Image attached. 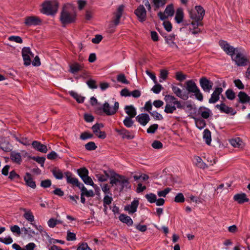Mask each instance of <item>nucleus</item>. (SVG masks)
I'll list each match as a JSON object with an SVG mask.
<instances>
[{
    "instance_id": "obj_1",
    "label": "nucleus",
    "mask_w": 250,
    "mask_h": 250,
    "mask_svg": "<svg viewBox=\"0 0 250 250\" xmlns=\"http://www.w3.org/2000/svg\"><path fill=\"white\" fill-rule=\"evenodd\" d=\"M110 184L112 187L119 186L120 192L125 188H129L130 187L129 178L116 173H114L110 177Z\"/></svg>"
},
{
    "instance_id": "obj_2",
    "label": "nucleus",
    "mask_w": 250,
    "mask_h": 250,
    "mask_svg": "<svg viewBox=\"0 0 250 250\" xmlns=\"http://www.w3.org/2000/svg\"><path fill=\"white\" fill-rule=\"evenodd\" d=\"M165 100L166 102V104L164 111L167 114L173 113L176 110V108L179 109L185 108V106L182 105L181 102L178 101L173 96L167 95L165 97Z\"/></svg>"
},
{
    "instance_id": "obj_3",
    "label": "nucleus",
    "mask_w": 250,
    "mask_h": 250,
    "mask_svg": "<svg viewBox=\"0 0 250 250\" xmlns=\"http://www.w3.org/2000/svg\"><path fill=\"white\" fill-rule=\"evenodd\" d=\"M60 19L63 26L75 21L76 14L70 5H65L63 7Z\"/></svg>"
},
{
    "instance_id": "obj_4",
    "label": "nucleus",
    "mask_w": 250,
    "mask_h": 250,
    "mask_svg": "<svg viewBox=\"0 0 250 250\" xmlns=\"http://www.w3.org/2000/svg\"><path fill=\"white\" fill-rule=\"evenodd\" d=\"M59 4L55 0H46L42 4L41 13L47 15H53L58 11Z\"/></svg>"
},
{
    "instance_id": "obj_5",
    "label": "nucleus",
    "mask_w": 250,
    "mask_h": 250,
    "mask_svg": "<svg viewBox=\"0 0 250 250\" xmlns=\"http://www.w3.org/2000/svg\"><path fill=\"white\" fill-rule=\"evenodd\" d=\"M231 60L238 66H246L249 62V59L243 53L238 50L232 56Z\"/></svg>"
},
{
    "instance_id": "obj_6",
    "label": "nucleus",
    "mask_w": 250,
    "mask_h": 250,
    "mask_svg": "<svg viewBox=\"0 0 250 250\" xmlns=\"http://www.w3.org/2000/svg\"><path fill=\"white\" fill-rule=\"evenodd\" d=\"M186 89L189 93H194L197 100L199 101L202 100V94L193 81L190 80L186 82Z\"/></svg>"
},
{
    "instance_id": "obj_7",
    "label": "nucleus",
    "mask_w": 250,
    "mask_h": 250,
    "mask_svg": "<svg viewBox=\"0 0 250 250\" xmlns=\"http://www.w3.org/2000/svg\"><path fill=\"white\" fill-rule=\"evenodd\" d=\"M189 13L190 18L198 22L203 18V8L201 6H196L194 9L189 10Z\"/></svg>"
},
{
    "instance_id": "obj_8",
    "label": "nucleus",
    "mask_w": 250,
    "mask_h": 250,
    "mask_svg": "<svg viewBox=\"0 0 250 250\" xmlns=\"http://www.w3.org/2000/svg\"><path fill=\"white\" fill-rule=\"evenodd\" d=\"M119 104L116 102L113 107H111L108 103L105 102L103 106V111L107 115L111 116L115 114L118 111Z\"/></svg>"
},
{
    "instance_id": "obj_9",
    "label": "nucleus",
    "mask_w": 250,
    "mask_h": 250,
    "mask_svg": "<svg viewBox=\"0 0 250 250\" xmlns=\"http://www.w3.org/2000/svg\"><path fill=\"white\" fill-rule=\"evenodd\" d=\"M219 43L221 48L224 50V52H225L227 55L230 56L231 58H232V56H233V55H234L238 50L237 48H234L232 46L228 43L226 41L223 40L220 41Z\"/></svg>"
},
{
    "instance_id": "obj_10",
    "label": "nucleus",
    "mask_w": 250,
    "mask_h": 250,
    "mask_svg": "<svg viewBox=\"0 0 250 250\" xmlns=\"http://www.w3.org/2000/svg\"><path fill=\"white\" fill-rule=\"evenodd\" d=\"M174 14V9L173 4H170L167 6L164 13L160 12L158 15L161 20H165L168 17H172Z\"/></svg>"
},
{
    "instance_id": "obj_11",
    "label": "nucleus",
    "mask_w": 250,
    "mask_h": 250,
    "mask_svg": "<svg viewBox=\"0 0 250 250\" xmlns=\"http://www.w3.org/2000/svg\"><path fill=\"white\" fill-rule=\"evenodd\" d=\"M22 56L24 61V64L28 66L31 63V57H33L34 55L31 51L29 47H23L21 51Z\"/></svg>"
},
{
    "instance_id": "obj_12",
    "label": "nucleus",
    "mask_w": 250,
    "mask_h": 250,
    "mask_svg": "<svg viewBox=\"0 0 250 250\" xmlns=\"http://www.w3.org/2000/svg\"><path fill=\"white\" fill-rule=\"evenodd\" d=\"M21 231L25 234H32L38 233H45L43 231L42 227L41 226H37L32 225V227H29L28 228H23L21 229Z\"/></svg>"
},
{
    "instance_id": "obj_13",
    "label": "nucleus",
    "mask_w": 250,
    "mask_h": 250,
    "mask_svg": "<svg viewBox=\"0 0 250 250\" xmlns=\"http://www.w3.org/2000/svg\"><path fill=\"white\" fill-rule=\"evenodd\" d=\"M41 20L36 16H29L25 18L24 24L27 26H36L41 24Z\"/></svg>"
},
{
    "instance_id": "obj_14",
    "label": "nucleus",
    "mask_w": 250,
    "mask_h": 250,
    "mask_svg": "<svg viewBox=\"0 0 250 250\" xmlns=\"http://www.w3.org/2000/svg\"><path fill=\"white\" fill-rule=\"evenodd\" d=\"M135 14L138 17L140 21L143 22L146 21V11L143 5H140L138 6L137 9L135 11Z\"/></svg>"
},
{
    "instance_id": "obj_15",
    "label": "nucleus",
    "mask_w": 250,
    "mask_h": 250,
    "mask_svg": "<svg viewBox=\"0 0 250 250\" xmlns=\"http://www.w3.org/2000/svg\"><path fill=\"white\" fill-rule=\"evenodd\" d=\"M139 205V200L134 199L130 204L126 205L125 207V210L128 212L130 214L135 213Z\"/></svg>"
},
{
    "instance_id": "obj_16",
    "label": "nucleus",
    "mask_w": 250,
    "mask_h": 250,
    "mask_svg": "<svg viewBox=\"0 0 250 250\" xmlns=\"http://www.w3.org/2000/svg\"><path fill=\"white\" fill-rule=\"evenodd\" d=\"M102 124H96L92 126V129L95 135L99 138L104 139L106 137V134L104 132L100 131V128L103 127Z\"/></svg>"
},
{
    "instance_id": "obj_17",
    "label": "nucleus",
    "mask_w": 250,
    "mask_h": 250,
    "mask_svg": "<svg viewBox=\"0 0 250 250\" xmlns=\"http://www.w3.org/2000/svg\"><path fill=\"white\" fill-rule=\"evenodd\" d=\"M223 92V89L221 87H216L211 95L209 99V103L210 104L215 103L219 99V95Z\"/></svg>"
},
{
    "instance_id": "obj_18",
    "label": "nucleus",
    "mask_w": 250,
    "mask_h": 250,
    "mask_svg": "<svg viewBox=\"0 0 250 250\" xmlns=\"http://www.w3.org/2000/svg\"><path fill=\"white\" fill-rule=\"evenodd\" d=\"M215 107L220 110L221 112L225 113L226 114H231L233 115L236 113L232 108L229 107L225 104L222 103L220 104H216Z\"/></svg>"
},
{
    "instance_id": "obj_19",
    "label": "nucleus",
    "mask_w": 250,
    "mask_h": 250,
    "mask_svg": "<svg viewBox=\"0 0 250 250\" xmlns=\"http://www.w3.org/2000/svg\"><path fill=\"white\" fill-rule=\"evenodd\" d=\"M136 120L142 125H146L149 121L150 118L148 114L142 113L136 117Z\"/></svg>"
},
{
    "instance_id": "obj_20",
    "label": "nucleus",
    "mask_w": 250,
    "mask_h": 250,
    "mask_svg": "<svg viewBox=\"0 0 250 250\" xmlns=\"http://www.w3.org/2000/svg\"><path fill=\"white\" fill-rule=\"evenodd\" d=\"M233 199L240 204L249 201V199L247 198V195L244 193L235 194L233 197Z\"/></svg>"
},
{
    "instance_id": "obj_21",
    "label": "nucleus",
    "mask_w": 250,
    "mask_h": 250,
    "mask_svg": "<svg viewBox=\"0 0 250 250\" xmlns=\"http://www.w3.org/2000/svg\"><path fill=\"white\" fill-rule=\"evenodd\" d=\"M215 163V160L213 157H208L207 158V162L204 163V169H206V173H207L208 171H212L213 170V166Z\"/></svg>"
},
{
    "instance_id": "obj_22",
    "label": "nucleus",
    "mask_w": 250,
    "mask_h": 250,
    "mask_svg": "<svg viewBox=\"0 0 250 250\" xmlns=\"http://www.w3.org/2000/svg\"><path fill=\"white\" fill-rule=\"evenodd\" d=\"M32 145L34 149L41 152L46 153L47 151V146L38 141H33Z\"/></svg>"
},
{
    "instance_id": "obj_23",
    "label": "nucleus",
    "mask_w": 250,
    "mask_h": 250,
    "mask_svg": "<svg viewBox=\"0 0 250 250\" xmlns=\"http://www.w3.org/2000/svg\"><path fill=\"white\" fill-rule=\"evenodd\" d=\"M69 72L72 74L77 73L81 71L83 68V65L75 62L69 65Z\"/></svg>"
},
{
    "instance_id": "obj_24",
    "label": "nucleus",
    "mask_w": 250,
    "mask_h": 250,
    "mask_svg": "<svg viewBox=\"0 0 250 250\" xmlns=\"http://www.w3.org/2000/svg\"><path fill=\"white\" fill-rule=\"evenodd\" d=\"M229 143L234 147L243 148L245 146V143L238 137L230 139Z\"/></svg>"
},
{
    "instance_id": "obj_25",
    "label": "nucleus",
    "mask_w": 250,
    "mask_h": 250,
    "mask_svg": "<svg viewBox=\"0 0 250 250\" xmlns=\"http://www.w3.org/2000/svg\"><path fill=\"white\" fill-rule=\"evenodd\" d=\"M24 180L26 183V185L34 189L36 187L35 182L33 180L31 175L29 173H26L25 176L24 177Z\"/></svg>"
},
{
    "instance_id": "obj_26",
    "label": "nucleus",
    "mask_w": 250,
    "mask_h": 250,
    "mask_svg": "<svg viewBox=\"0 0 250 250\" xmlns=\"http://www.w3.org/2000/svg\"><path fill=\"white\" fill-rule=\"evenodd\" d=\"M65 175L66 178L67 182L69 184H72L77 186L80 183L77 178L74 177L72 174L69 172H66L65 173Z\"/></svg>"
},
{
    "instance_id": "obj_27",
    "label": "nucleus",
    "mask_w": 250,
    "mask_h": 250,
    "mask_svg": "<svg viewBox=\"0 0 250 250\" xmlns=\"http://www.w3.org/2000/svg\"><path fill=\"white\" fill-rule=\"evenodd\" d=\"M238 97L239 102L242 104L247 103L250 101V97L243 91L239 92Z\"/></svg>"
},
{
    "instance_id": "obj_28",
    "label": "nucleus",
    "mask_w": 250,
    "mask_h": 250,
    "mask_svg": "<svg viewBox=\"0 0 250 250\" xmlns=\"http://www.w3.org/2000/svg\"><path fill=\"white\" fill-rule=\"evenodd\" d=\"M116 131L120 135L122 136L123 138H126L130 140L134 138V135H132L130 134L129 132L126 129H116Z\"/></svg>"
},
{
    "instance_id": "obj_29",
    "label": "nucleus",
    "mask_w": 250,
    "mask_h": 250,
    "mask_svg": "<svg viewBox=\"0 0 250 250\" xmlns=\"http://www.w3.org/2000/svg\"><path fill=\"white\" fill-rule=\"evenodd\" d=\"M125 113L128 115L127 117L134 118L136 115V109L133 105H126L125 107Z\"/></svg>"
},
{
    "instance_id": "obj_30",
    "label": "nucleus",
    "mask_w": 250,
    "mask_h": 250,
    "mask_svg": "<svg viewBox=\"0 0 250 250\" xmlns=\"http://www.w3.org/2000/svg\"><path fill=\"white\" fill-rule=\"evenodd\" d=\"M11 160L18 164H20L22 161L21 156L20 153L12 152L10 154Z\"/></svg>"
},
{
    "instance_id": "obj_31",
    "label": "nucleus",
    "mask_w": 250,
    "mask_h": 250,
    "mask_svg": "<svg viewBox=\"0 0 250 250\" xmlns=\"http://www.w3.org/2000/svg\"><path fill=\"white\" fill-rule=\"evenodd\" d=\"M184 18L183 10L181 8H178L176 11L175 20L177 23H180L183 21Z\"/></svg>"
},
{
    "instance_id": "obj_32",
    "label": "nucleus",
    "mask_w": 250,
    "mask_h": 250,
    "mask_svg": "<svg viewBox=\"0 0 250 250\" xmlns=\"http://www.w3.org/2000/svg\"><path fill=\"white\" fill-rule=\"evenodd\" d=\"M213 85L212 81L204 77V91L209 92Z\"/></svg>"
},
{
    "instance_id": "obj_33",
    "label": "nucleus",
    "mask_w": 250,
    "mask_h": 250,
    "mask_svg": "<svg viewBox=\"0 0 250 250\" xmlns=\"http://www.w3.org/2000/svg\"><path fill=\"white\" fill-rule=\"evenodd\" d=\"M119 219L121 222L128 225H132L133 224V221L131 218L126 215L121 214L119 216Z\"/></svg>"
},
{
    "instance_id": "obj_34",
    "label": "nucleus",
    "mask_w": 250,
    "mask_h": 250,
    "mask_svg": "<svg viewBox=\"0 0 250 250\" xmlns=\"http://www.w3.org/2000/svg\"><path fill=\"white\" fill-rule=\"evenodd\" d=\"M204 140L207 145L211 146V133L208 129H204Z\"/></svg>"
},
{
    "instance_id": "obj_35",
    "label": "nucleus",
    "mask_w": 250,
    "mask_h": 250,
    "mask_svg": "<svg viewBox=\"0 0 250 250\" xmlns=\"http://www.w3.org/2000/svg\"><path fill=\"white\" fill-rule=\"evenodd\" d=\"M69 93L71 96H72L78 103H83L84 102V100L85 99L84 97H83L73 91L69 92Z\"/></svg>"
},
{
    "instance_id": "obj_36",
    "label": "nucleus",
    "mask_w": 250,
    "mask_h": 250,
    "mask_svg": "<svg viewBox=\"0 0 250 250\" xmlns=\"http://www.w3.org/2000/svg\"><path fill=\"white\" fill-rule=\"evenodd\" d=\"M192 161H193V164L195 166H196V167H197L200 168H202V167L203 166V162L201 157H200L198 156H194Z\"/></svg>"
},
{
    "instance_id": "obj_37",
    "label": "nucleus",
    "mask_w": 250,
    "mask_h": 250,
    "mask_svg": "<svg viewBox=\"0 0 250 250\" xmlns=\"http://www.w3.org/2000/svg\"><path fill=\"white\" fill-rule=\"evenodd\" d=\"M174 40L175 37L174 36H169L166 38V42L167 44L170 47L175 46L176 48H178V46L174 42Z\"/></svg>"
},
{
    "instance_id": "obj_38",
    "label": "nucleus",
    "mask_w": 250,
    "mask_h": 250,
    "mask_svg": "<svg viewBox=\"0 0 250 250\" xmlns=\"http://www.w3.org/2000/svg\"><path fill=\"white\" fill-rule=\"evenodd\" d=\"M52 173L54 177L58 179H62L63 177L62 172L57 168H54L52 170Z\"/></svg>"
},
{
    "instance_id": "obj_39",
    "label": "nucleus",
    "mask_w": 250,
    "mask_h": 250,
    "mask_svg": "<svg viewBox=\"0 0 250 250\" xmlns=\"http://www.w3.org/2000/svg\"><path fill=\"white\" fill-rule=\"evenodd\" d=\"M77 171L78 175L82 179L88 175V171L85 167L78 169Z\"/></svg>"
},
{
    "instance_id": "obj_40",
    "label": "nucleus",
    "mask_w": 250,
    "mask_h": 250,
    "mask_svg": "<svg viewBox=\"0 0 250 250\" xmlns=\"http://www.w3.org/2000/svg\"><path fill=\"white\" fill-rule=\"evenodd\" d=\"M167 0H153V2L156 8V10L160 7H163L167 2Z\"/></svg>"
},
{
    "instance_id": "obj_41",
    "label": "nucleus",
    "mask_w": 250,
    "mask_h": 250,
    "mask_svg": "<svg viewBox=\"0 0 250 250\" xmlns=\"http://www.w3.org/2000/svg\"><path fill=\"white\" fill-rule=\"evenodd\" d=\"M83 182L86 185H89L92 186L94 188H96L97 186L94 184L92 179L88 175L82 179Z\"/></svg>"
},
{
    "instance_id": "obj_42",
    "label": "nucleus",
    "mask_w": 250,
    "mask_h": 250,
    "mask_svg": "<svg viewBox=\"0 0 250 250\" xmlns=\"http://www.w3.org/2000/svg\"><path fill=\"white\" fill-rule=\"evenodd\" d=\"M133 118L129 117H126L124 120L123 121V123L124 125L127 127H130L132 126L133 124V121L132 120Z\"/></svg>"
},
{
    "instance_id": "obj_43",
    "label": "nucleus",
    "mask_w": 250,
    "mask_h": 250,
    "mask_svg": "<svg viewBox=\"0 0 250 250\" xmlns=\"http://www.w3.org/2000/svg\"><path fill=\"white\" fill-rule=\"evenodd\" d=\"M62 223V221H61L60 220L55 219L53 218H51L47 222V224L49 227L53 228L57 224H61Z\"/></svg>"
},
{
    "instance_id": "obj_44",
    "label": "nucleus",
    "mask_w": 250,
    "mask_h": 250,
    "mask_svg": "<svg viewBox=\"0 0 250 250\" xmlns=\"http://www.w3.org/2000/svg\"><path fill=\"white\" fill-rule=\"evenodd\" d=\"M24 217L28 221L30 222H33L34 221V217L31 212V211H25L24 215Z\"/></svg>"
},
{
    "instance_id": "obj_45",
    "label": "nucleus",
    "mask_w": 250,
    "mask_h": 250,
    "mask_svg": "<svg viewBox=\"0 0 250 250\" xmlns=\"http://www.w3.org/2000/svg\"><path fill=\"white\" fill-rule=\"evenodd\" d=\"M226 95L227 98L230 100H233L235 98V93L230 89H228L226 91Z\"/></svg>"
},
{
    "instance_id": "obj_46",
    "label": "nucleus",
    "mask_w": 250,
    "mask_h": 250,
    "mask_svg": "<svg viewBox=\"0 0 250 250\" xmlns=\"http://www.w3.org/2000/svg\"><path fill=\"white\" fill-rule=\"evenodd\" d=\"M145 197L150 203H155L156 201L157 196L153 193L147 194Z\"/></svg>"
},
{
    "instance_id": "obj_47",
    "label": "nucleus",
    "mask_w": 250,
    "mask_h": 250,
    "mask_svg": "<svg viewBox=\"0 0 250 250\" xmlns=\"http://www.w3.org/2000/svg\"><path fill=\"white\" fill-rule=\"evenodd\" d=\"M172 89L173 93L178 97L182 98V92L181 89L177 86L172 85Z\"/></svg>"
},
{
    "instance_id": "obj_48",
    "label": "nucleus",
    "mask_w": 250,
    "mask_h": 250,
    "mask_svg": "<svg viewBox=\"0 0 250 250\" xmlns=\"http://www.w3.org/2000/svg\"><path fill=\"white\" fill-rule=\"evenodd\" d=\"M174 201L176 203H183L185 201V197L183 193H178L174 198Z\"/></svg>"
},
{
    "instance_id": "obj_49",
    "label": "nucleus",
    "mask_w": 250,
    "mask_h": 250,
    "mask_svg": "<svg viewBox=\"0 0 250 250\" xmlns=\"http://www.w3.org/2000/svg\"><path fill=\"white\" fill-rule=\"evenodd\" d=\"M112 201L113 199L111 196H110L108 195L104 196L103 199L104 207H105V206L110 205L112 203Z\"/></svg>"
},
{
    "instance_id": "obj_50",
    "label": "nucleus",
    "mask_w": 250,
    "mask_h": 250,
    "mask_svg": "<svg viewBox=\"0 0 250 250\" xmlns=\"http://www.w3.org/2000/svg\"><path fill=\"white\" fill-rule=\"evenodd\" d=\"M0 242L6 244L8 245L13 242L12 239L10 237V236H7L5 237H0Z\"/></svg>"
},
{
    "instance_id": "obj_51",
    "label": "nucleus",
    "mask_w": 250,
    "mask_h": 250,
    "mask_svg": "<svg viewBox=\"0 0 250 250\" xmlns=\"http://www.w3.org/2000/svg\"><path fill=\"white\" fill-rule=\"evenodd\" d=\"M85 148L88 150H94L96 149L97 146L93 142H90L85 145Z\"/></svg>"
},
{
    "instance_id": "obj_52",
    "label": "nucleus",
    "mask_w": 250,
    "mask_h": 250,
    "mask_svg": "<svg viewBox=\"0 0 250 250\" xmlns=\"http://www.w3.org/2000/svg\"><path fill=\"white\" fill-rule=\"evenodd\" d=\"M8 40L10 41L15 42L17 43H21L22 42V39L19 36H12L8 38Z\"/></svg>"
},
{
    "instance_id": "obj_53",
    "label": "nucleus",
    "mask_w": 250,
    "mask_h": 250,
    "mask_svg": "<svg viewBox=\"0 0 250 250\" xmlns=\"http://www.w3.org/2000/svg\"><path fill=\"white\" fill-rule=\"evenodd\" d=\"M149 113L156 120H162L163 119L162 115L155 111L149 112Z\"/></svg>"
},
{
    "instance_id": "obj_54",
    "label": "nucleus",
    "mask_w": 250,
    "mask_h": 250,
    "mask_svg": "<svg viewBox=\"0 0 250 250\" xmlns=\"http://www.w3.org/2000/svg\"><path fill=\"white\" fill-rule=\"evenodd\" d=\"M117 79L118 81L123 83L128 84L129 83L128 81L126 79L125 75L123 74L118 75Z\"/></svg>"
},
{
    "instance_id": "obj_55",
    "label": "nucleus",
    "mask_w": 250,
    "mask_h": 250,
    "mask_svg": "<svg viewBox=\"0 0 250 250\" xmlns=\"http://www.w3.org/2000/svg\"><path fill=\"white\" fill-rule=\"evenodd\" d=\"M158 125L157 124H153L151 125L147 129V132L148 133H154L158 129Z\"/></svg>"
},
{
    "instance_id": "obj_56",
    "label": "nucleus",
    "mask_w": 250,
    "mask_h": 250,
    "mask_svg": "<svg viewBox=\"0 0 250 250\" xmlns=\"http://www.w3.org/2000/svg\"><path fill=\"white\" fill-rule=\"evenodd\" d=\"M152 88L151 90L156 94H158L162 89L163 87L160 84H157Z\"/></svg>"
},
{
    "instance_id": "obj_57",
    "label": "nucleus",
    "mask_w": 250,
    "mask_h": 250,
    "mask_svg": "<svg viewBox=\"0 0 250 250\" xmlns=\"http://www.w3.org/2000/svg\"><path fill=\"white\" fill-rule=\"evenodd\" d=\"M195 124L196 126L200 130L203 128V122L202 119L198 118H195Z\"/></svg>"
},
{
    "instance_id": "obj_58",
    "label": "nucleus",
    "mask_w": 250,
    "mask_h": 250,
    "mask_svg": "<svg viewBox=\"0 0 250 250\" xmlns=\"http://www.w3.org/2000/svg\"><path fill=\"white\" fill-rule=\"evenodd\" d=\"M86 83L90 88L96 89L97 88V85L96 84V81L93 80H89L87 81Z\"/></svg>"
},
{
    "instance_id": "obj_59",
    "label": "nucleus",
    "mask_w": 250,
    "mask_h": 250,
    "mask_svg": "<svg viewBox=\"0 0 250 250\" xmlns=\"http://www.w3.org/2000/svg\"><path fill=\"white\" fill-rule=\"evenodd\" d=\"M77 250H92V249L89 247L87 243H83L80 245Z\"/></svg>"
},
{
    "instance_id": "obj_60",
    "label": "nucleus",
    "mask_w": 250,
    "mask_h": 250,
    "mask_svg": "<svg viewBox=\"0 0 250 250\" xmlns=\"http://www.w3.org/2000/svg\"><path fill=\"white\" fill-rule=\"evenodd\" d=\"M152 146L155 149H160L162 148L163 144L159 141H154L152 144Z\"/></svg>"
},
{
    "instance_id": "obj_61",
    "label": "nucleus",
    "mask_w": 250,
    "mask_h": 250,
    "mask_svg": "<svg viewBox=\"0 0 250 250\" xmlns=\"http://www.w3.org/2000/svg\"><path fill=\"white\" fill-rule=\"evenodd\" d=\"M32 159L38 162L39 164H41L42 167H43L44 163L45 161V158L44 157H33Z\"/></svg>"
},
{
    "instance_id": "obj_62",
    "label": "nucleus",
    "mask_w": 250,
    "mask_h": 250,
    "mask_svg": "<svg viewBox=\"0 0 250 250\" xmlns=\"http://www.w3.org/2000/svg\"><path fill=\"white\" fill-rule=\"evenodd\" d=\"M51 185V182L50 180H43L41 182V187L46 188L49 187Z\"/></svg>"
},
{
    "instance_id": "obj_63",
    "label": "nucleus",
    "mask_w": 250,
    "mask_h": 250,
    "mask_svg": "<svg viewBox=\"0 0 250 250\" xmlns=\"http://www.w3.org/2000/svg\"><path fill=\"white\" fill-rule=\"evenodd\" d=\"M235 85L239 89H243L244 88V85L242 82L239 79H237L234 81Z\"/></svg>"
},
{
    "instance_id": "obj_64",
    "label": "nucleus",
    "mask_w": 250,
    "mask_h": 250,
    "mask_svg": "<svg viewBox=\"0 0 250 250\" xmlns=\"http://www.w3.org/2000/svg\"><path fill=\"white\" fill-rule=\"evenodd\" d=\"M103 37L101 35H96L94 38L92 39V42L95 44L99 43L102 40Z\"/></svg>"
}]
</instances>
